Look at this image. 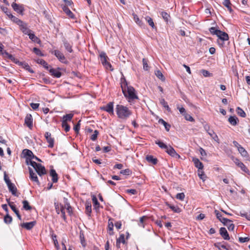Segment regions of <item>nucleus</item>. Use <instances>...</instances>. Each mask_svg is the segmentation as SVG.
<instances>
[{
	"label": "nucleus",
	"mask_w": 250,
	"mask_h": 250,
	"mask_svg": "<svg viewBox=\"0 0 250 250\" xmlns=\"http://www.w3.org/2000/svg\"><path fill=\"white\" fill-rule=\"evenodd\" d=\"M228 121L232 125H236L239 121L238 119L235 116H230Z\"/></svg>",
	"instance_id": "obj_31"
},
{
	"label": "nucleus",
	"mask_w": 250,
	"mask_h": 250,
	"mask_svg": "<svg viewBox=\"0 0 250 250\" xmlns=\"http://www.w3.org/2000/svg\"><path fill=\"white\" fill-rule=\"evenodd\" d=\"M54 206H55L56 212L57 213V214H60V208H61V206H62V205L61 204H60L59 203H55Z\"/></svg>",
	"instance_id": "obj_58"
},
{
	"label": "nucleus",
	"mask_w": 250,
	"mask_h": 250,
	"mask_svg": "<svg viewBox=\"0 0 250 250\" xmlns=\"http://www.w3.org/2000/svg\"><path fill=\"white\" fill-rule=\"evenodd\" d=\"M7 15L11 19L12 21L16 23L18 25L22 23V21L19 19L14 16H13L11 13L7 14Z\"/></svg>",
	"instance_id": "obj_28"
},
{
	"label": "nucleus",
	"mask_w": 250,
	"mask_h": 250,
	"mask_svg": "<svg viewBox=\"0 0 250 250\" xmlns=\"http://www.w3.org/2000/svg\"><path fill=\"white\" fill-rule=\"evenodd\" d=\"M36 224V221H32L30 222L23 223L21 224L22 228H25L27 230L31 229Z\"/></svg>",
	"instance_id": "obj_15"
},
{
	"label": "nucleus",
	"mask_w": 250,
	"mask_h": 250,
	"mask_svg": "<svg viewBox=\"0 0 250 250\" xmlns=\"http://www.w3.org/2000/svg\"><path fill=\"white\" fill-rule=\"evenodd\" d=\"M4 221L6 224H10L12 221V217L7 213L4 217Z\"/></svg>",
	"instance_id": "obj_48"
},
{
	"label": "nucleus",
	"mask_w": 250,
	"mask_h": 250,
	"mask_svg": "<svg viewBox=\"0 0 250 250\" xmlns=\"http://www.w3.org/2000/svg\"><path fill=\"white\" fill-rule=\"evenodd\" d=\"M201 72L204 77H210L212 76V74L210 73L208 71L203 69L201 70Z\"/></svg>",
	"instance_id": "obj_62"
},
{
	"label": "nucleus",
	"mask_w": 250,
	"mask_h": 250,
	"mask_svg": "<svg viewBox=\"0 0 250 250\" xmlns=\"http://www.w3.org/2000/svg\"><path fill=\"white\" fill-rule=\"evenodd\" d=\"M184 116L185 117V118L186 120L187 121H190V122H194V119H193V118L190 115L186 113H185L184 114Z\"/></svg>",
	"instance_id": "obj_55"
},
{
	"label": "nucleus",
	"mask_w": 250,
	"mask_h": 250,
	"mask_svg": "<svg viewBox=\"0 0 250 250\" xmlns=\"http://www.w3.org/2000/svg\"><path fill=\"white\" fill-rule=\"evenodd\" d=\"M4 180L6 183L8 189L10 192L12 194V195L18 197L19 196L17 194V188L15 185L11 182L10 180L9 179L7 174L6 172H4Z\"/></svg>",
	"instance_id": "obj_3"
},
{
	"label": "nucleus",
	"mask_w": 250,
	"mask_h": 250,
	"mask_svg": "<svg viewBox=\"0 0 250 250\" xmlns=\"http://www.w3.org/2000/svg\"><path fill=\"white\" fill-rule=\"evenodd\" d=\"M98 134H99L98 131L97 130H95L94 131V133L91 136L90 139L92 140V141H95L97 138Z\"/></svg>",
	"instance_id": "obj_56"
},
{
	"label": "nucleus",
	"mask_w": 250,
	"mask_h": 250,
	"mask_svg": "<svg viewBox=\"0 0 250 250\" xmlns=\"http://www.w3.org/2000/svg\"><path fill=\"white\" fill-rule=\"evenodd\" d=\"M116 111L118 118L124 120L127 119L132 114L128 107L120 104L116 105Z\"/></svg>",
	"instance_id": "obj_2"
},
{
	"label": "nucleus",
	"mask_w": 250,
	"mask_h": 250,
	"mask_svg": "<svg viewBox=\"0 0 250 250\" xmlns=\"http://www.w3.org/2000/svg\"><path fill=\"white\" fill-rule=\"evenodd\" d=\"M218 32L219 34L217 37L219 39L223 41H228L229 40V36L227 33L222 31H218Z\"/></svg>",
	"instance_id": "obj_24"
},
{
	"label": "nucleus",
	"mask_w": 250,
	"mask_h": 250,
	"mask_svg": "<svg viewBox=\"0 0 250 250\" xmlns=\"http://www.w3.org/2000/svg\"><path fill=\"white\" fill-rule=\"evenodd\" d=\"M62 42L65 49L69 53L73 52L72 43L68 42L65 39L62 41Z\"/></svg>",
	"instance_id": "obj_13"
},
{
	"label": "nucleus",
	"mask_w": 250,
	"mask_h": 250,
	"mask_svg": "<svg viewBox=\"0 0 250 250\" xmlns=\"http://www.w3.org/2000/svg\"><path fill=\"white\" fill-rule=\"evenodd\" d=\"M102 109L106 111L110 114L113 115V103L110 102L107 104L105 106L101 108Z\"/></svg>",
	"instance_id": "obj_11"
},
{
	"label": "nucleus",
	"mask_w": 250,
	"mask_h": 250,
	"mask_svg": "<svg viewBox=\"0 0 250 250\" xmlns=\"http://www.w3.org/2000/svg\"><path fill=\"white\" fill-rule=\"evenodd\" d=\"M113 219L111 218H109L108 222V232L110 235H112L114 233L113 232Z\"/></svg>",
	"instance_id": "obj_23"
},
{
	"label": "nucleus",
	"mask_w": 250,
	"mask_h": 250,
	"mask_svg": "<svg viewBox=\"0 0 250 250\" xmlns=\"http://www.w3.org/2000/svg\"><path fill=\"white\" fill-rule=\"evenodd\" d=\"M166 205L169 208L174 212L180 213L181 212V209L178 206H174L170 204L168 202H166Z\"/></svg>",
	"instance_id": "obj_25"
},
{
	"label": "nucleus",
	"mask_w": 250,
	"mask_h": 250,
	"mask_svg": "<svg viewBox=\"0 0 250 250\" xmlns=\"http://www.w3.org/2000/svg\"><path fill=\"white\" fill-rule=\"evenodd\" d=\"M133 16L134 20L136 22V23L138 24L141 27L143 26V23L139 19L138 16L135 14H133Z\"/></svg>",
	"instance_id": "obj_44"
},
{
	"label": "nucleus",
	"mask_w": 250,
	"mask_h": 250,
	"mask_svg": "<svg viewBox=\"0 0 250 250\" xmlns=\"http://www.w3.org/2000/svg\"><path fill=\"white\" fill-rule=\"evenodd\" d=\"M7 201L8 202V205L10 206L12 210L15 213V214L19 212V210L16 208L13 202H10L9 200L8 199H7Z\"/></svg>",
	"instance_id": "obj_42"
},
{
	"label": "nucleus",
	"mask_w": 250,
	"mask_h": 250,
	"mask_svg": "<svg viewBox=\"0 0 250 250\" xmlns=\"http://www.w3.org/2000/svg\"><path fill=\"white\" fill-rule=\"evenodd\" d=\"M50 175L52 177V181L53 183H57L58 181V175L56 171L54 169H51L50 170Z\"/></svg>",
	"instance_id": "obj_21"
},
{
	"label": "nucleus",
	"mask_w": 250,
	"mask_h": 250,
	"mask_svg": "<svg viewBox=\"0 0 250 250\" xmlns=\"http://www.w3.org/2000/svg\"><path fill=\"white\" fill-rule=\"evenodd\" d=\"M220 234L224 239L229 240L230 239L229 234L225 228H221L219 230Z\"/></svg>",
	"instance_id": "obj_16"
},
{
	"label": "nucleus",
	"mask_w": 250,
	"mask_h": 250,
	"mask_svg": "<svg viewBox=\"0 0 250 250\" xmlns=\"http://www.w3.org/2000/svg\"><path fill=\"white\" fill-rule=\"evenodd\" d=\"M28 35L29 36V39L33 42L37 43H39L40 42V39L36 37L34 33H32L31 32Z\"/></svg>",
	"instance_id": "obj_33"
},
{
	"label": "nucleus",
	"mask_w": 250,
	"mask_h": 250,
	"mask_svg": "<svg viewBox=\"0 0 250 250\" xmlns=\"http://www.w3.org/2000/svg\"><path fill=\"white\" fill-rule=\"evenodd\" d=\"M19 26H20V30L24 34L28 35L31 32V30L28 27L27 24L23 21Z\"/></svg>",
	"instance_id": "obj_10"
},
{
	"label": "nucleus",
	"mask_w": 250,
	"mask_h": 250,
	"mask_svg": "<svg viewBox=\"0 0 250 250\" xmlns=\"http://www.w3.org/2000/svg\"><path fill=\"white\" fill-rule=\"evenodd\" d=\"M52 76L56 78H60L62 76V73L58 70L54 69L51 67L48 70Z\"/></svg>",
	"instance_id": "obj_18"
},
{
	"label": "nucleus",
	"mask_w": 250,
	"mask_h": 250,
	"mask_svg": "<svg viewBox=\"0 0 250 250\" xmlns=\"http://www.w3.org/2000/svg\"><path fill=\"white\" fill-rule=\"evenodd\" d=\"M33 52L37 55L42 56L43 54L42 53L41 51L38 48L34 47L33 48Z\"/></svg>",
	"instance_id": "obj_60"
},
{
	"label": "nucleus",
	"mask_w": 250,
	"mask_h": 250,
	"mask_svg": "<svg viewBox=\"0 0 250 250\" xmlns=\"http://www.w3.org/2000/svg\"><path fill=\"white\" fill-rule=\"evenodd\" d=\"M210 32L213 35H216L217 36L218 35V31H221V30L217 29L215 27H212L209 29Z\"/></svg>",
	"instance_id": "obj_54"
},
{
	"label": "nucleus",
	"mask_w": 250,
	"mask_h": 250,
	"mask_svg": "<svg viewBox=\"0 0 250 250\" xmlns=\"http://www.w3.org/2000/svg\"><path fill=\"white\" fill-rule=\"evenodd\" d=\"M23 208L26 210H31L32 207L30 206L28 202L26 200L22 201Z\"/></svg>",
	"instance_id": "obj_43"
},
{
	"label": "nucleus",
	"mask_w": 250,
	"mask_h": 250,
	"mask_svg": "<svg viewBox=\"0 0 250 250\" xmlns=\"http://www.w3.org/2000/svg\"><path fill=\"white\" fill-rule=\"evenodd\" d=\"M121 242H122L124 244L125 243V236L124 234H121L120 236V238L117 240V247H119V245Z\"/></svg>",
	"instance_id": "obj_46"
},
{
	"label": "nucleus",
	"mask_w": 250,
	"mask_h": 250,
	"mask_svg": "<svg viewBox=\"0 0 250 250\" xmlns=\"http://www.w3.org/2000/svg\"><path fill=\"white\" fill-rule=\"evenodd\" d=\"M62 127L64 129V130L66 132H67L68 131H69L70 127L67 123L62 122Z\"/></svg>",
	"instance_id": "obj_52"
},
{
	"label": "nucleus",
	"mask_w": 250,
	"mask_h": 250,
	"mask_svg": "<svg viewBox=\"0 0 250 250\" xmlns=\"http://www.w3.org/2000/svg\"><path fill=\"white\" fill-rule=\"evenodd\" d=\"M8 58L10 60H11L13 62L15 63L16 64L19 63V61L17 59L15 58L13 55H12L11 54H10L8 56Z\"/></svg>",
	"instance_id": "obj_61"
},
{
	"label": "nucleus",
	"mask_w": 250,
	"mask_h": 250,
	"mask_svg": "<svg viewBox=\"0 0 250 250\" xmlns=\"http://www.w3.org/2000/svg\"><path fill=\"white\" fill-rule=\"evenodd\" d=\"M146 21H147V22H148V23L149 24V25L152 28H156V26H155V24L154 23V22L152 20V19L147 16L146 18Z\"/></svg>",
	"instance_id": "obj_45"
},
{
	"label": "nucleus",
	"mask_w": 250,
	"mask_h": 250,
	"mask_svg": "<svg viewBox=\"0 0 250 250\" xmlns=\"http://www.w3.org/2000/svg\"><path fill=\"white\" fill-rule=\"evenodd\" d=\"M232 160L235 165L241 168V169L245 173H249V170L247 167L241 162L238 159L232 157Z\"/></svg>",
	"instance_id": "obj_5"
},
{
	"label": "nucleus",
	"mask_w": 250,
	"mask_h": 250,
	"mask_svg": "<svg viewBox=\"0 0 250 250\" xmlns=\"http://www.w3.org/2000/svg\"><path fill=\"white\" fill-rule=\"evenodd\" d=\"M155 74L158 79L162 80V81H165V78L161 71L157 70L155 71Z\"/></svg>",
	"instance_id": "obj_41"
},
{
	"label": "nucleus",
	"mask_w": 250,
	"mask_h": 250,
	"mask_svg": "<svg viewBox=\"0 0 250 250\" xmlns=\"http://www.w3.org/2000/svg\"><path fill=\"white\" fill-rule=\"evenodd\" d=\"M12 7L15 11L21 14H22V13L24 10L22 5H19L14 2L12 4Z\"/></svg>",
	"instance_id": "obj_12"
},
{
	"label": "nucleus",
	"mask_w": 250,
	"mask_h": 250,
	"mask_svg": "<svg viewBox=\"0 0 250 250\" xmlns=\"http://www.w3.org/2000/svg\"><path fill=\"white\" fill-rule=\"evenodd\" d=\"M205 129L207 131L208 133L210 135L211 137L214 134H215V132L213 130L210 129V127L209 125H206L204 126Z\"/></svg>",
	"instance_id": "obj_40"
},
{
	"label": "nucleus",
	"mask_w": 250,
	"mask_h": 250,
	"mask_svg": "<svg viewBox=\"0 0 250 250\" xmlns=\"http://www.w3.org/2000/svg\"><path fill=\"white\" fill-rule=\"evenodd\" d=\"M161 15L166 21L168 22L170 18V16L168 13L165 12H161Z\"/></svg>",
	"instance_id": "obj_50"
},
{
	"label": "nucleus",
	"mask_w": 250,
	"mask_h": 250,
	"mask_svg": "<svg viewBox=\"0 0 250 250\" xmlns=\"http://www.w3.org/2000/svg\"><path fill=\"white\" fill-rule=\"evenodd\" d=\"M241 216L245 217L248 220L250 221V212H240Z\"/></svg>",
	"instance_id": "obj_59"
},
{
	"label": "nucleus",
	"mask_w": 250,
	"mask_h": 250,
	"mask_svg": "<svg viewBox=\"0 0 250 250\" xmlns=\"http://www.w3.org/2000/svg\"><path fill=\"white\" fill-rule=\"evenodd\" d=\"M121 87L124 96L128 99L129 101L138 99L135 93V89L131 86L128 85L124 76L121 78Z\"/></svg>",
	"instance_id": "obj_1"
},
{
	"label": "nucleus",
	"mask_w": 250,
	"mask_h": 250,
	"mask_svg": "<svg viewBox=\"0 0 250 250\" xmlns=\"http://www.w3.org/2000/svg\"><path fill=\"white\" fill-rule=\"evenodd\" d=\"M166 152L170 156L175 158L176 159H180L181 156L175 150V149L170 146H168L166 149Z\"/></svg>",
	"instance_id": "obj_7"
},
{
	"label": "nucleus",
	"mask_w": 250,
	"mask_h": 250,
	"mask_svg": "<svg viewBox=\"0 0 250 250\" xmlns=\"http://www.w3.org/2000/svg\"><path fill=\"white\" fill-rule=\"evenodd\" d=\"M160 102L161 105H163V107H165L168 111H170V108L168 105L167 103L165 101L164 99H161L160 100Z\"/></svg>",
	"instance_id": "obj_39"
},
{
	"label": "nucleus",
	"mask_w": 250,
	"mask_h": 250,
	"mask_svg": "<svg viewBox=\"0 0 250 250\" xmlns=\"http://www.w3.org/2000/svg\"><path fill=\"white\" fill-rule=\"evenodd\" d=\"M24 124L30 129L33 127V118L30 114H27L25 118Z\"/></svg>",
	"instance_id": "obj_9"
},
{
	"label": "nucleus",
	"mask_w": 250,
	"mask_h": 250,
	"mask_svg": "<svg viewBox=\"0 0 250 250\" xmlns=\"http://www.w3.org/2000/svg\"><path fill=\"white\" fill-rule=\"evenodd\" d=\"M17 64L21 66L24 69H25V70H26L27 71L31 73H34L33 70L30 68L29 64L26 62L19 61V63H18Z\"/></svg>",
	"instance_id": "obj_20"
},
{
	"label": "nucleus",
	"mask_w": 250,
	"mask_h": 250,
	"mask_svg": "<svg viewBox=\"0 0 250 250\" xmlns=\"http://www.w3.org/2000/svg\"><path fill=\"white\" fill-rule=\"evenodd\" d=\"M185 194L183 192L179 193L176 195V198L179 199L181 201H183L185 198Z\"/></svg>",
	"instance_id": "obj_63"
},
{
	"label": "nucleus",
	"mask_w": 250,
	"mask_h": 250,
	"mask_svg": "<svg viewBox=\"0 0 250 250\" xmlns=\"http://www.w3.org/2000/svg\"><path fill=\"white\" fill-rule=\"evenodd\" d=\"M85 211L89 216L91 212V205L90 203H86L85 205Z\"/></svg>",
	"instance_id": "obj_49"
},
{
	"label": "nucleus",
	"mask_w": 250,
	"mask_h": 250,
	"mask_svg": "<svg viewBox=\"0 0 250 250\" xmlns=\"http://www.w3.org/2000/svg\"><path fill=\"white\" fill-rule=\"evenodd\" d=\"M29 171L30 179L32 181L36 182L38 184H39V181L37 175L34 172L33 170L30 167H29Z\"/></svg>",
	"instance_id": "obj_19"
},
{
	"label": "nucleus",
	"mask_w": 250,
	"mask_h": 250,
	"mask_svg": "<svg viewBox=\"0 0 250 250\" xmlns=\"http://www.w3.org/2000/svg\"><path fill=\"white\" fill-rule=\"evenodd\" d=\"M158 122L160 124H162L164 125L165 127V129L167 131H168L169 130L170 125L168 124H167L166 122H165L163 119H160L159 120Z\"/></svg>",
	"instance_id": "obj_36"
},
{
	"label": "nucleus",
	"mask_w": 250,
	"mask_h": 250,
	"mask_svg": "<svg viewBox=\"0 0 250 250\" xmlns=\"http://www.w3.org/2000/svg\"><path fill=\"white\" fill-rule=\"evenodd\" d=\"M146 160L148 162L151 163L153 165H156L158 162L157 159L154 158L152 155H147L146 156Z\"/></svg>",
	"instance_id": "obj_29"
},
{
	"label": "nucleus",
	"mask_w": 250,
	"mask_h": 250,
	"mask_svg": "<svg viewBox=\"0 0 250 250\" xmlns=\"http://www.w3.org/2000/svg\"><path fill=\"white\" fill-rule=\"evenodd\" d=\"M198 175L200 179L203 180V181L205 180V178L206 176L204 174V172L203 171V169H198Z\"/></svg>",
	"instance_id": "obj_51"
},
{
	"label": "nucleus",
	"mask_w": 250,
	"mask_h": 250,
	"mask_svg": "<svg viewBox=\"0 0 250 250\" xmlns=\"http://www.w3.org/2000/svg\"><path fill=\"white\" fill-rule=\"evenodd\" d=\"M214 245H215V246L216 247L218 248L219 249L221 248H223V249H225L226 250H229L228 248H227L226 247V246L222 244L221 243H220V242L219 243H216Z\"/></svg>",
	"instance_id": "obj_53"
},
{
	"label": "nucleus",
	"mask_w": 250,
	"mask_h": 250,
	"mask_svg": "<svg viewBox=\"0 0 250 250\" xmlns=\"http://www.w3.org/2000/svg\"><path fill=\"white\" fill-rule=\"evenodd\" d=\"M238 150L239 152V153L241 154V155L244 157H248V153L247 151L245 149L244 147H243L242 146H240L238 148Z\"/></svg>",
	"instance_id": "obj_34"
},
{
	"label": "nucleus",
	"mask_w": 250,
	"mask_h": 250,
	"mask_svg": "<svg viewBox=\"0 0 250 250\" xmlns=\"http://www.w3.org/2000/svg\"><path fill=\"white\" fill-rule=\"evenodd\" d=\"M45 137L46 141L49 144L48 147L52 148L54 146V139L53 138L51 137V133L48 132H45Z\"/></svg>",
	"instance_id": "obj_8"
},
{
	"label": "nucleus",
	"mask_w": 250,
	"mask_h": 250,
	"mask_svg": "<svg viewBox=\"0 0 250 250\" xmlns=\"http://www.w3.org/2000/svg\"><path fill=\"white\" fill-rule=\"evenodd\" d=\"M155 143L162 149L166 150V149L167 148L168 146L159 140L155 141Z\"/></svg>",
	"instance_id": "obj_37"
},
{
	"label": "nucleus",
	"mask_w": 250,
	"mask_h": 250,
	"mask_svg": "<svg viewBox=\"0 0 250 250\" xmlns=\"http://www.w3.org/2000/svg\"><path fill=\"white\" fill-rule=\"evenodd\" d=\"M64 208H66L69 215H71L72 212V209L70 204L68 202L67 199L64 198Z\"/></svg>",
	"instance_id": "obj_26"
},
{
	"label": "nucleus",
	"mask_w": 250,
	"mask_h": 250,
	"mask_svg": "<svg viewBox=\"0 0 250 250\" xmlns=\"http://www.w3.org/2000/svg\"><path fill=\"white\" fill-rule=\"evenodd\" d=\"M214 213L217 218L224 225L228 226V223H231L232 221L225 217H222V214L217 210H215Z\"/></svg>",
	"instance_id": "obj_6"
},
{
	"label": "nucleus",
	"mask_w": 250,
	"mask_h": 250,
	"mask_svg": "<svg viewBox=\"0 0 250 250\" xmlns=\"http://www.w3.org/2000/svg\"><path fill=\"white\" fill-rule=\"evenodd\" d=\"M120 173L123 175H129L131 174V171L129 169L127 168L125 170H122L120 171Z\"/></svg>",
	"instance_id": "obj_64"
},
{
	"label": "nucleus",
	"mask_w": 250,
	"mask_h": 250,
	"mask_svg": "<svg viewBox=\"0 0 250 250\" xmlns=\"http://www.w3.org/2000/svg\"><path fill=\"white\" fill-rule=\"evenodd\" d=\"M100 57L101 63L106 69L111 67V64L107 62V59L108 58L105 53L104 52H101L100 54Z\"/></svg>",
	"instance_id": "obj_4"
},
{
	"label": "nucleus",
	"mask_w": 250,
	"mask_h": 250,
	"mask_svg": "<svg viewBox=\"0 0 250 250\" xmlns=\"http://www.w3.org/2000/svg\"><path fill=\"white\" fill-rule=\"evenodd\" d=\"M62 8L63 11L66 13V14L71 19L74 18V15L71 10L66 5H62Z\"/></svg>",
	"instance_id": "obj_27"
},
{
	"label": "nucleus",
	"mask_w": 250,
	"mask_h": 250,
	"mask_svg": "<svg viewBox=\"0 0 250 250\" xmlns=\"http://www.w3.org/2000/svg\"><path fill=\"white\" fill-rule=\"evenodd\" d=\"M73 116V114L70 113L67 114L63 116V120L62 122H64L67 123V121H70L72 119Z\"/></svg>",
	"instance_id": "obj_38"
},
{
	"label": "nucleus",
	"mask_w": 250,
	"mask_h": 250,
	"mask_svg": "<svg viewBox=\"0 0 250 250\" xmlns=\"http://www.w3.org/2000/svg\"><path fill=\"white\" fill-rule=\"evenodd\" d=\"M54 55L58 59V60L63 63H66L65 58L64 55L60 51L56 50L54 51Z\"/></svg>",
	"instance_id": "obj_14"
},
{
	"label": "nucleus",
	"mask_w": 250,
	"mask_h": 250,
	"mask_svg": "<svg viewBox=\"0 0 250 250\" xmlns=\"http://www.w3.org/2000/svg\"><path fill=\"white\" fill-rule=\"evenodd\" d=\"M80 238L81 239V242L83 246L85 247L86 243L84 240V237L83 233L80 232Z\"/></svg>",
	"instance_id": "obj_57"
},
{
	"label": "nucleus",
	"mask_w": 250,
	"mask_h": 250,
	"mask_svg": "<svg viewBox=\"0 0 250 250\" xmlns=\"http://www.w3.org/2000/svg\"><path fill=\"white\" fill-rule=\"evenodd\" d=\"M192 161L194 163L195 167L198 168V169H203L204 167L203 164L201 162L198 158L193 157L192 158Z\"/></svg>",
	"instance_id": "obj_22"
},
{
	"label": "nucleus",
	"mask_w": 250,
	"mask_h": 250,
	"mask_svg": "<svg viewBox=\"0 0 250 250\" xmlns=\"http://www.w3.org/2000/svg\"><path fill=\"white\" fill-rule=\"evenodd\" d=\"M223 5L226 6L230 12H231L232 10L231 7V3L229 0H224L223 2Z\"/></svg>",
	"instance_id": "obj_35"
},
{
	"label": "nucleus",
	"mask_w": 250,
	"mask_h": 250,
	"mask_svg": "<svg viewBox=\"0 0 250 250\" xmlns=\"http://www.w3.org/2000/svg\"><path fill=\"white\" fill-rule=\"evenodd\" d=\"M23 153H24V155L27 158H29V160L32 159L33 153L31 150L25 149L23 150Z\"/></svg>",
	"instance_id": "obj_32"
},
{
	"label": "nucleus",
	"mask_w": 250,
	"mask_h": 250,
	"mask_svg": "<svg viewBox=\"0 0 250 250\" xmlns=\"http://www.w3.org/2000/svg\"><path fill=\"white\" fill-rule=\"evenodd\" d=\"M37 62L42 64L47 70L51 67V66L49 65L48 63L43 59H38L37 61Z\"/></svg>",
	"instance_id": "obj_30"
},
{
	"label": "nucleus",
	"mask_w": 250,
	"mask_h": 250,
	"mask_svg": "<svg viewBox=\"0 0 250 250\" xmlns=\"http://www.w3.org/2000/svg\"><path fill=\"white\" fill-rule=\"evenodd\" d=\"M237 113L238 115L242 117H245L246 116V113L244 112V111L241 109L240 107H238L237 108Z\"/></svg>",
	"instance_id": "obj_47"
},
{
	"label": "nucleus",
	"mask_w": 250,
	"mask_h": 250,
	"mask_svg": "<svg viewBox=\"0 0 250 250\" xmlns=\"http://www.w3.org/2000/svg\"><path fill=\"white\" fill-rule=\"evenodd\" d=\"M35 170L40 176L46 173V171L44 167L42 166L41 164L39 165V167L38 166Z\"/></svg>",
	"instance_id": "obj_17"
}]
</instances>
